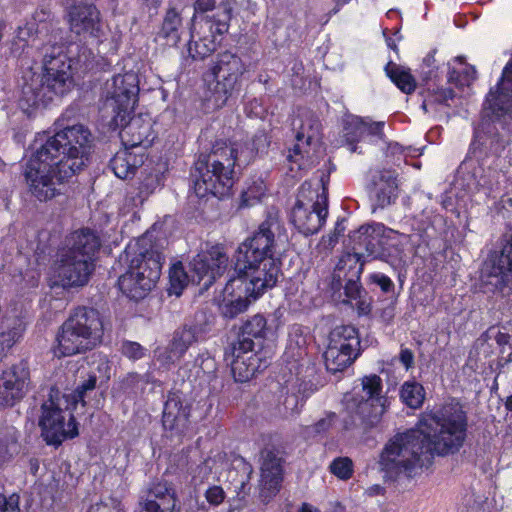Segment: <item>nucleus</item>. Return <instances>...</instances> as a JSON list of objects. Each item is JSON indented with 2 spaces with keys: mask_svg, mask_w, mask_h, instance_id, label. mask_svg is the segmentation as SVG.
I'll return each instance as SVG.
<instances>
[{
  "mask_svg": "<svg viewBox=\"0 0 512 512\" xmlns=\"http://www.w3.org/2000/svg\"><path fill=\"white\" fill-rule=\"evenodd\" d=\"M281 224L277 216L269 214L257 230L239 244L234 254V273L224 287L219 306L221 315L234 319L244 313L252 298L256 300L268 288L276 285L280 274V259L275 257Z\"/></svg>",
  "mask_w": 512,
  "mask_h": 512,
  "instance_id": "nucleus-1",
  "label": "nucleus"
},
{
  "mask_svg": "<svg viewBox=\"0 0 512 512\" xmlns=\"http://www.w3.org/2000/svg\"><path fill=\"white\" fill-rule=\"evenodd\" d=\"M252 161V154L238 152L235 143L217 140L208 154H201L195 163L194 194L202 199L213 196L223 199L231 194L234 185L235 168H241Z\"/></svg>",
  "mask_w": 512,
  "mask_h": 512,
  "instance_id": "nucleus-2",
  "label": "nucleus"
},
{
  "mask_svg": "<svg viewBox=\"0 0 512 512\" xmlns=\"http://www.w3.org/2000/svg\"><path fill=\"white\" fill-rule=\"evenodd\" d=\"M43 70L23 76L22 99L28 106L45 105L54 95H64L72 86L71 60L60 45L44 47Z\"/></svg>",
  "mask_w": 512,
  "mask_h": 512,
  "instance_id": "nucleus-3",
  "label": "nucleus"
},
{
  "mask_svg": "<svg viewBox=\"0 0 512 512\" xmlns=\"http://www.w3.org/2000/svg\"><path fill=\"white\" fill-rule=\"evenodd\" d=\"M423 425L428 450L438 456L453 455L466 441L468 416L460 403H449L429 414Z\"/></svg>",
  "mask_w": 512,
  "mask_h": 512,
  "instance_id": "nucleus-4",
  "label": "nucleus"
},
{
  "mask_svg": "<svg viewBox=\"0 0 512 512\" xmlns=\"http://www.w3.org/2000/svg\"><path fill=\"white\" fill-rule=\"evenodd\" d=\"M75 174L72 168L65 166L61 160L44 155L38 147L28 160L24 172L29 192L40 202L64 195Z\"/></svg>",
  "mask_w": 512,
  "mask_h": 512,
  "instance_id": "nucleus-5",
  "label": "nucleus"
},
{
  "mask_svg": "<svg viewBox=\"0 0 512 512\" xmlns=\"http://www.w3.org/2000/svg\"><path fill=\"white\" fill-rule=\"evenodd\" d=\"M93 147L94 136L90 129L83 124H75L47 137L38 148L44 155L61 160L77 173L87 166Z\"/></svg>",
  "mask_w": 512,
  "mask_h": 512,
  "instance_id": "nucleus-6",
  "label": "nucleus"
},
{
  "mask_svg": "<svg viewBox=\"0 0 512 512\" xmlns=\"http://www.w3.org/2000/svg\"><path fill=\"white\" fill-rule=\"evenodd\" d=\"M422 434L416 430L395 435L384 447L379 464L390 478L404 474L413 477L428 457L424 452Z\"/></svg>",
  "mask_w": 512,
  "mask_h": 512,
  "instance_id": "nucleus-7",
  "label": "nucleus"
},
{
  "mask_svg": "<svg viewBox=\"0 0 512 512\" xmlns=\"http://www.w3.org/2000/svg\"><path fill=\"white\" fill-rule=\"evenodd\" d=\"M328 215V188L323 179L301 184L296 203L292 209L291 221L305 236L317 233Z\"/></svg>",
  "mask_w": 512,
  "mask_h": 512,
  "instance_id": "nucleus-8",
  "label": "nucleus"
},
{
  "mask_svg": "<svg viewBox=\"0 0 512 512\" xmlns=\"http://www.w3.org/2000/svg\"><path fill=\"white\" fill-rule=\"evenodd\" d=\"M245 71V64L236 53L226 50L216 55L209 67V72L215 80L212 88V100L215 107H223L230 98L239 94L240 79Z\"/></svg>",
  "mask_w": 512,
  "mask_h": 512,
  "instance_id": "nucleus-9",
  "label": "nucleus"
},
{
  "mask_svg": "<svg viewBox=\"0 0 512 512\" xmlns=\"http://www.w3.org/2000/svg\"><path fill=\"white\" fill-rule=\"evenodd\" d=\"M138 93V77L134 73L119 74L106 82L103 108L111 114L110 126L123 125L134 109Z\"/></svg>",
  "mask_w": 512,
  "mask_h": 512,
  "instance_id": "nucleus-10",
  "label": "nucleus"
},
{
  "mask_svg": "<svg viewBox=\"0 0 512 512\" xmlns=\"http://www.w3.org/2000/svg\"><path fill=\"white\" fill-rule=\"evenodd\" d=\"M65 411L60 407L58 399L50 394L49 398L41 405L39 426L41 436L48 445H60L67 438H74L78 435L77 422L74 416L69 413L66 422Z\"/></svg>",
  "mask_w": 512,
  "mask_h": 512,
  "instance_id": "nucleus-11",
  "label": "nucleus"
},
{
  "mask_svg": "<svg viewBox=\"0 0 512 512\" xmlns=\"http://www.w3.org/2000/svg\"><path fill=\"white\" fill-rule=\"evenodd\" d=\"M387 405L364 401V396H354L346 404V415L342 419L345 431L365 434L378 426Z\"/></svg>",
  "mask_w": 512,
  "mask_h": 512,
  "instance_id": "nucleus-12",
  "label": "nucleus"
},
{
  "mask_svg": "<svg viewBox=\"0 0 512 512\" xmlns=\"http://www.w3.org/2000/svg\"><path fill=\"white\" fill-rule=\"evenodd\" d=\"M30 387V367L23 359L0 375V407H13L25 397Z\"/></svg>",
  "mask_w": 512,
  "mask_h": 512,
  "instance_id": "nucleus-13",
  "label": "nucleus"
},
{
  "mask_svg": "<svg viewBox=\"0 0 512 512\" xmlns=\"http://www.w3.org/2000/svg\"><path fill=\"white\" fill-rule=\"evenodd\" d=\"M178 496L172 482L164 478L151 481L140 496V510L135 512H179Z\"/></svg>",
  "mask_w": 512,
  "mask_h": 512,
  "instance_id": "nucleus-14",
  "label": "nucleus"
},
{
  "mask_svg": "<svg viewBox=\"0 0 512 512\" xmlns=\"http://www.w3.org/2000/svg\"><path fill=\"white\" fill-rule=\"evenodd\" d=\"M125 259L129 261L130 269L139 273L141 279L147 278L155 270L152 289L158 282L163 264V255L155 245H147L145 240L129 245L125 250Z\"/></svg>",
  "mask_w": 512,
  "mask_h": 512,
  "instance_id": "nucleus-15",
  "label": "nucleus"
},
{
  "mask_svg": "<svg viewBox=\"0 0 512 512\" xmlns=\"http://www.w3.org/2000/svg\"><path fill=\"white\" fill-rule=\"evenodd\" d=\"M229 263V257L224 248L219 245L212 246L206 251L198 253L190 262V267L197 282L205 280L204 287L207 289L217 277H220L226 270Z\"/></svg>",
  "mask_w": 512,
  "mask_h": 512,
  "instance_id": "nucleus-16",
  "label": "nucleus"
},
{
  "mask_svg": "<svg viewBox=\"0 0 512 512\" xmlns=\"http://www.w3.org/2000/svg\"><path fill=\"white\" fill-rule=\"evenodd\" d=\"M350 241L353 249L359 251L361 255H365L366 259H379L390 264L393 263L392 249L385 246L379 226H361L350 235Z\"/></svg>",
  "mask_w": 512,
  "mask_h": 512,
  "instance_id": "nucleus-17",
  "label": "nucleus"
},
{
  "mask_svg": "<svg viewBox=\"0 0 512 512\" xmlns=\"http://www.w3.org/2000/svg\"><path fill=\"white\" fill-rule=\"evenodd\" d=\"M194 28L191 32V40L188 43V54L193 60H204L211 56L220 43L216 24L210 19H198L193 16Z\"/></svg>",
  "mask_w": 512,
  "mask_h": 512,
  "instance_id": "nucleus-18",
  "label": "nucleus"
},
{
  "mask_svg": "<svg viewBox=\"0 0 512 512\" xmlns=\"http://www.w3.org/2000/svg\"><path fill=\"white\" fill-rule=\"evenodd\" d=\"M64 323L85 337L95 347L102 342L104 326L98 310L78 307Z\"/></svg>",
  "mask_w": 512,
  "mask_h": 512,
  "instance_id": "nucleus-19",
  "label": "nucleus"
},
{
  "mask_svg": "<svg viewBox=\"0 0 512 512\" xmlns=\"http://www.w3.org/2000/svg\"><path fill=\"white\" fill-rule=\"evenodd\" d=\"M261 455L260 497L266 501L279 491L283 472L282 457L278 450L268 447L262 450Z\"/></svg>",
  "mask_w": 512,
  "mask_h": 512,
  "instance_id": "nucleus-20",
  "label": "nucleus"
},
{
  "mask_svg": "<svg viewBox=\"0 0 512 512\" xmlns=\"http://www.w3.org/2000/svg\"><path fill=\"white\" fill-rule=\"evenodd\" d=\"M235 3V0H196L194 16L210 19L216 24V31L225 34L230 27Z\"/></svg>",
  "mask_w": 512,
  "mask_h": 512,
  "instance_id": "nucleus-21",
  "label": "nucleus"
},
{
  "mask_svg": "<svg viewBox=\"0 0 512 512\" xmlns=\"http://www.w3.org/2000/svg\"><path fill=\"white\" fill-rule=\"evenodd\" d=\"M225 360L230 361L231 373L236 382L244 383L249 381L256 372L261 371L266 366L262 367V362L253 350L240 351L235 349L234 344H231L225 352Z\"/></svg>",
  "mask_w": 512,
  "mask_h": 512,
  "instance_id": "nucleus-22",
  "label": "nucleus"
},
{
  "mask_svg": "<svg viewBox=\"0 0 512 512\" xmlns=\"http://www.w3.org/2000/svg\"><path fill=\"white\" fill-rule=\"evenodd\" d=\"M93 269L92 262L62 252L57 272L63 286H83L88 282Z\"/></svg>",
  "mask_w": 512,
  "mask_h": 512,
  "instance_id": "nucleus-23",
  "label": "nucleus"
},
{
  "mask_svg": "<svg viewBox=\"0 0 512 512\" xmlns=\"http://www.w3.org/2000/svg\"><path fill=\"white\" fill-rule=\"evenodd\" d=\"M114 129L120 128V138L125 147L130 149L138 147H149L154 137L152 136V125L149 120L142 116L128 117L121 126H112Z\"/></svg>",
  "mask_w": 512,
  "mask_h": 512,
  "instance_id": "nucleus-24",
  "label": "nucleus"
},
{
  "mask_svg": "<svg viewBox=\"0 0 512 512\" xmlns=\"http://www.w3.org/2000/svg\"><path fill=\"white\" fill-rule=\"evenodd\" d=\"M368 188L376 207L385 208L391 205L397 198L398 185L395 171L388 169L374 171Z\"/></svg>",
  "mask_w": 512,
  "mask_h": 512,
  "instance_id": "nucleus-25",
  "label": "nucleus"
},
{
  "mask_svg": "<svg viewBox=\"0 0 512 512\" xmlns=\"http://www.w3.org/2000/svg\"><path fill=\"white\" fill-rule=\"evenodd\" d=\"M191 406L184 402L180 393L170 392L164 404L162 423L166 430L184 432L189 423Z\"/></svg>",
  "mask_w": 512,
  "mask_h": 512,
  "instance_id": "nucleus-26",
  "label": "nucleus"
},
{
  "mask_svg": "<svg viewBox=\"0 0 512 512\" xmlns=\"http://www.w3.org/2000/svg\"><path fill=\"white\" fill-rule=\"evenodd\" d=\"M101 247L97 233L89 228L74 231L66 239V248L62 251L94 264L95 255Z\"/></svg>",
  "mask_w": 512,
  "mask_h": 512,
  "instance_id": "nucleus-27",
  "label": "nucleus"
},
{
  "mask_svg": "<svg viewBox=\"0 0 512 512\" xmlns=\"http://www.w3.org/2000/svg\"><path fill=\"white\" fill-rule=\"evenodd\" d=\"M70 30L77 34L99 37L100 14L92 4L75 5L69 12Z\"/></svg>",
  "mask_w": 512,
  "mask_h": 512,
  "instance_id": "nucleus-28",
  "label": "nucleus"
},
{
  "mask_svg": "<svg viewBox=\"0 0 512 512\" xmlns=\"http://www.w3.org/2000/svg\"><path fill=\"white\" fill-rule=\"evenodd\" d=\"M57 346L54 353L57 357L72 356L95 348L85 337L63 323L56 337Z\"/></svg>",
  "mask_w": 512,
  "mask_h": 512,
  "instance_id": "nucleus-29",
  "label": "nucleus"
},
{
  "mask_svg": "<svg viewBox=\"0 0 512 512\" xmlns=\"http://www.w3.org/2000/svg\"><path fill=\"white\" fill-rule=\"evenodd\" d=\"M155 275L156 272L154 270L147 278L141 279L139 273H135L133 269L129 268L118 279L119 289L131 300H142L152 290V281Z\"/></svg>",
  "mask_w": 512,
  "mask_h": 512,
  "instance_id": "nucleus-30",
  "label": "nucleus"
},
{
  "mask_svg": "<svg viewBox=\"0 0 512 512\" xmlns=\"http://www.w3.org/2000/svg\"><path fill=\"white\" fill-rule=\"evenodd\" d=\"M267 331V321L262 315H254L248 319L241 327L238 338L234 344V350L249 351L254 350V339H263Z\"/></svg>",
  "mask_w": 512,
  "mask_h": 512,
  "instance_id": "nucleus-31",
  "label": "nucleus"
},
{
  "mask_svg": "<svg viewBox=\"0 0 512 512\" xmlns=\"http://www.w3.org/2000/svg\"><path fill=\"white\" fill-rule=\"evenodd\" d=\"M481 281L488 292H503L505 288L512 289V269L502 267V263L496 259L482 270Z\"/></svg>",
  "mask_w": 512,
  "mask_h": 512,
  "instance_id": "nucleus-32",
  "label": "nucleus"
},
{
  "mask_svg": "<svg viewBox=\"0 0 512 512\" xmlns=\"http://www.w3.org/2000/svg\"><path fill=\"white\" fill-rule=\"evenodd\" d=\"M143 163L144 154H136L132 149L125 147L110 160V168L118 178L126 180L133 178Z\"/></svg>",
  "mask_w": 512,
  "mask_h": 512,
  "instance_id": "nucleus-33",
  "label": "nucleus"
},
{
  "mask_svg": "<svg viewBox=\"0 0 512 512\" xmlns=\"http://www.w3.org/2000/svg\"><path fill=\"white\" fill-rule=\"evenodd\" d=\"M367 259L365 255H361L359 251L353 249L345 253L339 260L336 270L333 274V288L341 286L342 277L361 275Z\"/></svg>",
  "mask_w": 512,
  "mask_h": 512,
  "instance_id": "nucleus-34",
  "label": "nucleus"
},
{
  "mask_svg": "<svg viewBox=\"0 0 512 512\" xmlns=\"http://www.w3.org/2000/svg\"><path fill=\"white\" fill-rule=\"evenodd\" d=\"M183 30L182 17L175 8L167 10L162 26L157 34L164 45L174 47L178 44Z\"/></svg>",
  "mask_w": 512,
  "mask_h": 512,
  "instance_id": "nucleus-35",
  "label": "nucleus"
},
{
  "mask_svg": "<svg viewBox=\"0 0 512 512\" xmlns=\"http://www.w3.org/2000/svg\"><path fill=\"white\" fill-rule=\"evenodd\" d=\"M329 344L345 352L360 354V339L358 331L351 325L334 328L329 335Z\"/></svg>",
  "mask_w": 512,
  "mask_h": 512,
  "instance_id": "nucleus-36",
  "label": "nucleus"
},
{
  "mask_svg": "<svg viewBox=\"0 0 512 512\" xmlns=\"http://www.w3.org/2000/svg\"><path fill=\"white\" fill-rule=\"evenodd\" d=\"M197 341V328L183 327L177 329L173 334V339L169 345V359L172 362L180 360L189 347Z\"/></svg>",
  "mask_w": 512,
  "mask_h": 512,
  "instance_id": "nucleus-37",
  "label": "nucleus"
},
{
  "mask_svg": "<svg viewBox=\"0 0 512 512\" xmlns=\"http://www.w3.org/2000/svg\"><path fill=\"white\" fill-rule=\"evenodd\" d=\"M358 356V354L345 352V350L330 344L323 354L326 369L333 374L344 371Z\"/></svg>",
  "mask_w": 512,
  "mask_h": 512,
  "instance_id": "nucleus-38",
  "label": "nucleus"
},
{
  "mask_svg": "<svg viewBox=\"0 0 512 512\" xmlns=\"http://www.w3.org/2000/svg\"><path fill=\"white\" fill-rule=\"evenodd\" d=\"M385 72L403 93L411 94L415 91L416 80L409 68L390 61L385 67Z\"/></svg>",
  "mask_w": 512,
  "mask_h": 512,
  "instance_id": "nucleus-39",
  "label": "nucleus"
},
{
  "mask_svg": "<svg viewBox=\"0 0 512 512\" xmlns=\"http://www.w3.org/2000/svg\"><path fill=\"white\" fill-rule=\"evenodd\" d=\"M300 121L296 140L305 141L306 145L318 141L321 134V123L318 117L311 112H305L301 115Z\"/></svg>",
  "mask_w": 512,
  "mask_h": 512,
  "instance_id": "nucleus-40",
  "label": "nucleus"
},
{
  "mask_svg": "<svg viewBox=\"0 0 512 512\" xmlns=\"http://www.w3.org/2000/svg\"><path fill=\"white\" fill-rule=\"evenodd\" d=\"M366 133V121L358 116H348L344 120L343 138L345 143L350 147V151H357L356 143L360 141Z\"/></svg>",
  "mask_w": 512,
  "mask_h": 512,
  "instance_id": "nucleus-41",
  "label": "nucleus"
},
{
  "mask_svg": "<svg viewBox=\"0 0 512 512\" xmlns=\"http://www.w3.org/2000/svg\"><path fill=\"white\" fill-rule=\"evenodd\" d=\"M483 337L494 339L499 348V364L512 362V333L501 331L498 327H490Z\"/></svg>",
  "mask_w": 512,
  "mask_h": 512,
  "instance_id": "nucleus-42",
  "label": "nucleus"
},
{
  "mask_svg": "<svg viewBox=\"0 0 512 512\" xmlns=\"http://www.w3.org/2000/svg\"><path fill=\"white\" fill-rule=\"evenodd\" d=\"M400 398L409 408H420L425 400L424 387L416 381H406L400 389Z\"/></svg>",
  "mask_w": 512,
  "mask_h": 512,
  "instance_id": "nucleus-43",
  "label": "nucleus"
},
{
  "mask_svg": "<svg viewBox=\"0 0 512 512\" xmlns=\"http://www.w3.org/2000/svg\"><path fill=\"white\" fill-rule=\"evenodd\" d=\"M362 390L365 393L364 401L387 405V397L382 394V379L376 374L368 375L361 380Z\"/></svg>",
  "mask_w": 512,
  "mask_h": 512,
  "instance_id": "nucleus-44",
  "label": "nucleus"
},
{
  "mask_svg": "<svg viewBox=\"0 0 512 512\" xmlns=\"http://www.w3.org/2000/svg\"><path fill=\"white\" fill-rule=\"evenodd\" d=\"M252 472V466L243 459L238 464V467H234L229 471V477L236 482L235 492L239 498H244L248 494L250 487L247 488V486Z\"/></svg>",
  "mask_w": 512,
  "mask_h": 512,
  "instance_id": "nucleus-45",
  "label": "nucleus"
},
{
  "mask_svg": "<svg viewBox=\"0 0 512 512\" xmlns=\"http://www.w3.org/2000/svg\"><path fill=\"white\" fill-rule=\"evenodd\" d=\"M483 169L476 165L474 161L465 160L463 161L458 168V176L466 181V186L469 189H478L479 187L486 186V181H483L482 178H478V174L481 173Z\"/></svg>",
  "mask_w": 512,
  "mask_h": 512,
  "instance_id": "nucleus-46",
  "label": "nucleus"
},
{
  "mask_svg": "<svg viewBox=\"0 0 512 512\" xmlns=\"http://www.w3.org/2000/svg\"><path fill=\"white\" fill-rule=\"evenodd\" d=\"M169 282V294L180 296L183 289L188 284V274L184 270L183 264L181 262H177L171 266L169 270Z\"/></svg>",
  "mask_w": 512,
  "mask_h": 512,
  "instance_id": "nucleus-47",
  "label": "nucleus"
},
{
  "mask_svg": "<svg viewBox=\"0 0 512 512\" xmlns=\"http://www.w3.org/2000/svg\"><path fill=\"white\" fill-rule=\"evenodd\" d=\"M266 186L262 179L253 182L241 193V207H248L258 202L265 194Z\"/></svg>",
  "mask_w": 512,
  "mask_h": 512,
  "instance_id": "nucleus-48",
  "label": "nucleus"
},
{
  "mask_svg": "<svg viewBox=\"0 0 512 512\" xmlns=\"http://www.w3.org/2000/svg\"><path fill=\"white\" fill-rule=\"evenodd\" d=\"M18 449L17 432L15 430L8 431L5 437L0 439V464L11 459Z\"/></svg>",
  "mask_w": 512,
  "mask_h": 512,
  "instance_id": "nucleus-49",
  "label": "nucleus"
},
{
  "mask_svg": "<svg viewBox=\"0 0 512 512\" xmlns=\"http://www.w3.org/2000/svg\"><path fill=\"white\" fill-rule=\"evenodd\" d=\"M270 142V137L268 136L265 129L257 130L250 141L251 147H248L247 151H244L245 155L252 154L253 159L257 154L266 153L270 146Z\"/></svg>",
  "mask_w": 512,
  "mask_h": 512,
  "instance_id": "nucleus-50",
  "label": "nucleus"
},
{
  "mask_svg": "<svg viewBox=\"0 0 512 512\" xmlns=\"http://www.w3.org/2000/svg\"><path fill=\"white\" fill-rule=\"evenodd\" d=\"M329 470L337 478L348 480L353 474V462L348 457H338L331 462Z\"/></svg>",
  "mask_w": 512,
  "mask_h": 512,
  "instance_id": "nucleus-51",
  "label": "nucleus"
},
{
  "mask_svg": "<svg viewBox=\"0 0 512 512\" xmlns=\"http://www.w3.org/2000/svg\"><path fill=\"white\" fill-rule=\"evenodd\" d=\"M476 78V70L474 67H466L465 70L460 74L456 70L449 72L448 81L454 83L457 87L469 86L472 81Z\"/></svg>",
  "mask_w": 512,
  "mask_h": 512,
  "instance_id": "nucleus-52",
  "label": "nucleus"
},
{
  "mask_svg": "<svg viewBox=\"0 0 512 512\" xmlns=\"http://www.w3.org/2000/svg\"><path fill=\"white\" fill-rule=\"evenodd\" d=\"M97 377L95 374L88 376L81 384H79L72 394L73 403H85V396L88 392L93 391L96 387Z\"/></svg>",
  "mask_w": 512,
  "mask_h": 512,
  "instance_id": "nucleus-53",
  "label": "nucleus"
},
{
  "mask_svg": "<svg viewBox=\"0 0 512 512\" xmlns=\"http://www.w3.org/2000/svg\"><path fill=\"white\" fill-rule=\"evenodd\" d=\"M337 420V415L334 412H328L325 417L318 420L313 425L309 426L308 432L313 435L326 434L334 425Z\"/></svg>",
  "mask_w": 512,
  "mask_h": 512,
  "instance_id": "nucleus-54",
  "label": "nucleus"
},
{
  "mask_svg": "<svg viewBox=\"0 0 512 512\" xmlns=\"http://www.w3.org/2000/svg\"><path fill=\"white\" fill-rule=\"evenodd\" d=\"M21 337V330L17 327H12L7 332H1L0 335V360Z\"/></svg>",
  "mask_w": 512,
  "mask_h": 512,
  "instance_id": "nucleus-55",
  "label": "nucleus"
},
{
  "mask_svg": "<svg viewBox=\"0 0 512 512\" xmlns=\"http://www.w3.org/2000/svg\"><path fill=\"white\" fill-rule=\"evenodd\" d=\"M360 276L361 275H358L357 277L356 276L343 277L344 280L346 281V283L344 285L345 295L350 299L357 300L358 298H360V296L364 292V290L360 284Z\"/></svg>",
  "mask_w": 512,
  "mask_h": 512,
  "instance_id": "nucleus-56",
  "label": "nucleus"
},
{
  "mask_svg": "<svg viewBox=\"0 0 512 512\" xmlns=\"http://www.w3.org/2000/svg\"><path fill=\"white\" fill-rule=\"evenodd\" d=\"M145 351V348L137 342L123 341L121 345L122 354L132 360L141 359L144 356Z\"/></svg>",
  "mask_w": 512,
  "mask_h": 512,
  "instance_id": "nucleus-57",
  "label": "nucleus"
},
{
  "mask_svg": "<svg viewBox=\"0 0 512 512\" xmlns=\"http://www.w3.org/2000/svg\"><path fill=\"white\" fill-rule=\"evenodd\" d=\"M455 92L451 88H437L429 94V101L441 105L450 106L449 101L453 100Z\"/></svg>",
  "mask_w": 512,
  "mask_h": 512,
  "instance_id": "nucleus-58",
  "label": "nucleus"
},
{
  "mask_svg": "<svg viewBox=\"0 0 512 512\" xmlns=\"http://www.w3.org/2000/svg\"><path fill=\"white\" fill-rule=\"evenodd\" d=\"M369 280L372 284L379 286L383 293L394 292L395 285L393 281L383 273H372Z\"/></svg>",
  "mask_w": 512,
  "mask_h": 512,
  "instance_id": "nucleus-59",
  "label": "nucleus"
},
{
  "mask_svg": "<svg viewBox=\"0 0 512 512\" xmlns=\"http://www.w3.org/2000/svg\"><path fill=\"white\" fill-rule=\"evenodd\" d=\"M207 502L212 506L220 505L225 499V492L222 487L214 485L205 492Z\"/></svg>",
  "mask_w": 512,
  "mask_h": 512,
  "instance_id": "nucleus-60",
  "label": "nucleus"
},
{
  "mask_svg": "<svg viewBox=\"0 0 512 512\" xmlns=\"http://www.w3.org/2000/svg\"><path fill=\"white\" fill-rule=\"evenodd\" d=\"M19 499L17 494L8 498L0 494V512H20Z\"/></svg>",
  "mask_w": 512,
  "mask_h": 512,
  "instance_id": "nucleus-61",
  "label": "nucleus"
},
{
  "mask_svg": "<svg viewBox=\"0 0 512 512\" xmlns=\"http://www.w3.org/2000/svg\"><path fill=\"white\" fill-rule=\"evenodd\" d=\"M88 512H123V509L120 507L119 502L110 500L92 505Z\"/></svg>",
  "mask_w": 512,
  "mask_h": 512,
  "instance_id": "nucleus-62",
  "label": "nucleus"
},
{
  "mask_svg": "<svg viewBox=\"0 0 512 512\" xmlns=\"http://www.w3.org/2000/svg\"><path fill=\"white\" fill-rule=\"evenodd\" d=\"M317 390V386L310 381H302L298 385V394L301 399L300 405H304L305 401Z\"/></svg>",
  "mask_w": 512,
  "mask_h": 512,
  "instance_id": "nucleus-63",
  "label": "nucleus"
},
{
  "mask_svg": "<svg viewBox=\"0 0 512 512\" xmlns=\"http://www.w3.org/2000/svg\"><path fill=\"white\" fill-rule=\"evenodd\" d=\"M301 399L297 394L287 395L283 405L285 410L290 413H298L303 405H300Z\"/></svg>",
  "mask_w": 512,
  "mask_h": 512,
  "instance_id": "nucleus-64",
  "label": "nucleus"
}]
</instances>
